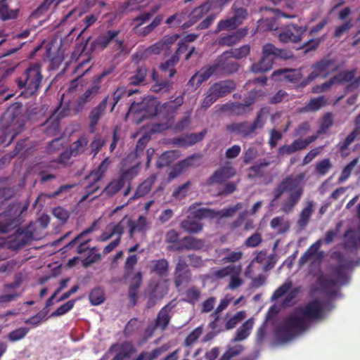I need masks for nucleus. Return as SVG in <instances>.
<instances>
[{
	"label": "nucleus",
	"mask_w": 360,
	"mask_h": 360,
	"mask_svg": "<svg viewBox=\"0 0 360 360\" xmlns=\"http://www.w3.org/2000/svg\"><path fill=\"white\" fill-rule=\"evenodd\" d=\"M300 181H281L278 187L274 189V198L270 205L274 206L276 200L284 193H287L286 198L281 204V210L284 213H290L297 204L303 194V188Z\"/></svg>",
	"instance_id": "nucleus-1"
},
{
	"label": "nucleus",
	"mask_w": 360,
	"mask_h": 360,
	"mask_svg": "<svg viewBox=\"0 0 360 360\" xmlns=\"http://www.w3.org/2000/svg\"><path fill=\"white\" fill-rule=\"evenodd\" d=\"M40 68L39 64L34 63L26 69L23 77L16 79L18 86L20 89L25 88L22 94L25 97L31 96L38 91L42 80Z\"/></svg>",
	"instance_id": "nucleus-2"
},
{
	"label": "nucleus",
	"mask_w": 360,
	"mask_h": 360,
	"mask_svg": "<svg viewBox=\"0 0 360 360\" xmlns=\"http://www.w3.org/2000/svg\"><path fill=\"white\" fill-rule=\"evenodd\" d=\"M175 307L174 300L165 304L158 313L152 324L148 326L145 330V336L147 338L152 337L155 330H165L169 326L172 318V309Z\"/></svg>",
	"instance_id": "nucleus-3"
},
{
	"label": "nucleus",
	"mask_w": 360,
	"mask_h": 360,
	"mask_svg": "<svg viewBox=\"0 0 360 360\" xmlns=\"http://www.w3.org/2000/svg\"><path fill=\"white\" fill-rule=\"evenodd\" d=\"M89 233H90V228H87L77 235L62 249L65 252L77 245V253L79 255L85 253L86 255V258L82 260V265L84 267L90 266V238H84V236Z\"/></svg>",
	"instance_id": "nucleus-4"
},
{
	"label": "nucleus",
	"mask_w": 360,
	"mask_h": 360,
	"mask_svg": "<svg viewBox=\"0 0 360 360\" xmlns=\"http://www.w3.org/2000/svg\"><path fill=\"white\" fill-rule=\"evenodd\" d=\"M230 64V63L226 64L225 63L220 61L219 58L217 64L204 68L198 72L195 75H193L189 81V84L196 88L200 85L201 83L208 79L212 75L217 73L219 71L226 70L231 72L237 70L236 68H233V70L229 68L228 66Z\"/></svg>",
	"instance_id": "nucleus-5"
},
{
	"label": "nucleus",
	"mask_w": 360,
	"mask_h": 360,
	"mask_svg": "<svg viewBox=\"0 0 360 360\" xmlns=\"http://www.w3.org/2000/svg\"><path fill=\"white\" fill-rule=\"evenodd\" d=\"M278 56H281V51L273 44L264 45L263 46L262 58L258 63L252 65V71L254 72L268 71L271 68L275 57Z\"/></svg>",
	"instance_id": "nucleus-6"
},
{
	"label": "nucleus",
	"mask_w": 360,
	"mask_h": 360,
	"mask_svg": "<svg viewBox=\"0 0 360 360\" xmlns=\"http://www.w3.org/2000/svg\"><path fill=\"white\" fill-rule=\"evenodd\" d=\"M296 313L303 316L306 321H315L322 318L323 307L319 300L315 299L307 302L304 307L296 309Z\"/></svg>",
	"instance_id": "nucleus-7"
},
{
	"label": "nucleus",
	"mask_w": 360,
	"mask_h": 360,
	"mask_svg": "<svg viewBox=\"0 0 360 360\" xmlns=\"http://www.w3.org/2000/svg\"><path fill=\"white\" fill-rule=\"evenodd\" d=\"M336 68L334 62L329 59H323L312 66V71L302 84L306 86L318 77H326L330 72Z\"/></svg>",
	"instance_id": "nucleus-8"
},
{
	"label": "nucleus",
	"mask_w": 360,
	"mask_h": 360,
	"mask_svg": "<svg viewBox=\"0 0 360 360\" xmlns=\"http://www.w3.org/2000/svg\"><path fill=\"white\" fill-rule=\"evenodd\" d=\"M33 239V233L27 229H18L17 231L10 236L7 240V246L12 250H18L24 248Z\"/></svg>",
	"instance_id": "nucleus-9"
},
{
	"label": "nucleus",
	"mask_w": 360,
	"mask_h": 360,
	"mask_svg": "<svg viewBox=\"0 0 360 360\" xmlns=\"http://www.w3.org/2000/svg\"><path fill=\"white\" fill-rule=\"evenodd\" d=\"M191 281V273L188 266L183 257H180L176 264L174 273V283L179 288L184 283Z\"/></svg>",
	"instance_id": "nucleus-10"
},
{
	"label": "nucleus",
	"mask_w": 360,
	"mask_h": 360,
	"mask_svg": "<svg viewBox=\"0 0 360 360\" xmlns=\"http://www.w3.org/2000/svg\"><path fill=\"white\" fill-rule=\"evenodd\" d=\"M240 207V204L238 203L236 205L233 207L224 208L220 211H216L214 210L209 208H199L195 211V216L196 218L198 219H214L217 217H228L233 216Z\"/></svg>",
	"instance_id": "nucleus-11"
},
{
	"label": "nucleus",
	"mask_w": 360,
	"mask_h": 360,
	"mask_svg": "<svg viewBox=\"0 0 360 360\" xmlns=\"http://www.w3.org/2000/svg\"><path fill=\"white\" fill-rule=\"evenodd\" d=\"M307 26L289 25L278 34L279 39L283 42H297L301 40L303 34L307 31Z\"/></svg>",
	"instance_id": "nucleus-12"
},
{
	"label": "nucleus",
	"mask_w": 360,
	"mask_h": 360,
	"mask_svg": "<svg viewBox=\"0 0 360 360\" xmlns=\"http://www.w3.org/2000/svg\"><path fill=\"white\" fill-rule=\"evenodd\" d=\"M22 104L15 103L7 110L6 115L10 122V127L15 129V126L20 129L25 124V117L22 115Z\"/></svg>",
	"instance_id": "nucleus-13"
},
{
	"label": "nucleus",
	"mask_w": 360,
	"mask_h": 360,
	"mask_svg": "<svg viewBox=\"0 0 360 360\" xmlns=\"http://www.w3.org/2000/svg\"><path fill=\"white\" fill-rule=\"evenodd\" d=\"M354 77L352 71L341 72L333 77L330 81L326 82L321 85H317L312 89V92L319 94L327 91L333 85L336 84H343L349 82Z\"/></svg>",
	"instance_id": "nucleus-14"
},
{
	"label": "nucleus",
	"mask_w": 360,
	"mask_h": 360,
	"mask_svg": "<svg viewBox=\"0 0 360 360\" xmlns=\"http://www.w3.org/2000/svg\"><path fill=\"white\" fill-rule=\"evenodd\" d=\"M264 122V113L262 111L257 115V118L253 124L248 122L233 124L230 128L233 131L247 136L253 132L255 129L262 127Z\"/></svg>",
	"instance_id": "nucleus-15"
},
{
	"label": "nucleus",
	"mask_w": 360,
	"mask_h": 360,
	"mask_svg": "<svg viewBox=\"0 0 360 360\" xmlns=\"http://www.w3.org/2000/svg\"><path fill=\"white\" fill-rule=\"evenodd\" d=\"M117 348H118V351L111 360H126L136 351L131 342H124L120 346L116 343L112 345L106 354L112 353Z\"/></svg>",
	"instance_id": "nucleus-16"
},
{
	"label": "nucleus",
	"mask_w": 360,
	"mask_h": 360,
	"mask_svg": "<svg viewBox=\"0 0 360 360\" xmlns=\"http://www.w3.org/2000/svg\"><path fill=\"white\" fill-rule=\"evenodd\" d=\"M283 321L296 335L304 332L307 328V321L303 316L296 313V310Z\"/></svg>",
	"instance_id": "nucleus-17"
},
{
	"label": "nucleus",
	"mask_w": 360,
	"mask_h": 360,
	"mask_svg": "<svg viewBox=\"0 0 360 360\" xmlns=\"http://www.w3.org/2000/svg\"><path fill=\"white\" fill-rule=\"evenodd\" d=\"M155 103V100L149 98H144L141 103H133L129 109V113L145 111L148 116L155 115L157 114Z\"/></svg>",
	"instance_id": "nucleus-18"
},
{
	"label": "nucleus",
	"mask_w": 360,
	"mask_h": 360,
	"mask_svg": "<svg viewBox=\"0 0 360 360\" xmlns=\"http://www.w3.org/2000/svg\"><path fill=\"white\" fill-rule=\"evenodd\" d=\"M90 67L84 70L82 74L79 75L77 78L71 81L69 91H82L90 87V77L89 76V72Z\"/></svg>",
	"instance_id": "nucleus-19"
},
{
	"label": "nucleus",
	"mask_w": 360,
	"mask_h": 360,
	"mask_svg": "<svg viewBox=\"0 0 360 360\" xmlns=\"http://www.w3.org/2000/svg\"><path fill=\"white\" fill-rule=\"evenodd\" d=\"M150 18V15L149 13H146V14H143L142 16L139 17L135 19V22H136L135 27H136L137 33H139L140 34L146 35V34L150 33L162 20V16H157L149 25H148L143 28H139L146 21L148 20Z\"/></svg>",
	"instance_id": "nucleus-20"
},
{
	"label": "nucleus",
	"mask_w": 360,
	"mask_h": 360,
	"mask_svg": "<svg viewBox=\"0 0 360 360\" xmlns=\"http://www.w3.org/2000/svg\"><path fill=\"white\" fill-rule=\"evenodd\" d=\"M200 219L196 218L195 212L193 217L188 216L185 219L180 223V227L185 232L195 234L200 232L202 230L203 225L198 220Z\"/></svg>",
	"instance_id": "nucleus-21"
},
{
	"label": "nucleus",
	"mask_w": 360,
	"mask_h": 360,
	"mask_svg": "<svg viewBox=\"0 0 360 360\" xmlns=\"http://www.w3.org/2000/svg\"><path fill=\"white\" fill-rule=\"evenodd\" d=\"M143 276L141 271L136 272L133 276L128 292L129 299L131 307H134L137 303L139 289L142 283Z\"/></svg>",
	"instance_id": "nucleus-22"
},
{
	"label": "nucleus",
	"mask_w": 360,
	"mask_h": 360,
	"mask_svg": "<svg viewBox=\"0 0 360 360\" xmlns=\"http://www.w3.org/2000/svg\"><path fill=\"white\" fill-rule=\"evenodd\" d=\"M177 34L165 37L161 41L149 47L147 51L150 53L159 54L162 51L167 50L178 39Z\"/></svg>",
	"instance_id": "nucleus-23"
},
{
	"label": "nucleus",
	"mask_w": 360,
	"mask_h": 360,
	"mask_svg": "<svg viewBox=\"0 0 360 360\" xmlns=\"http://www.w3.org/2000/svg\"><path fill=\"white\" fill-rule=\"evenodd\" d=\"M181 241L182 245L176 247V250H201L205 245V242L203 240L192 236H185L182 238Z\"/></svg>",
	"instance_id": "nucleus-24"
},
{
	"label": "nucleus",
	"mask_w": 360,
	"mask_h": 360,
	"mask_svg": "<svg viewBox=\"0 0 360 360\" xmlns=\"http://www.w3.org/2000/svg\"><path fill=\"white\" fill-rule=\"evenodd\" d=\"M317 284L319 285L321 290L330 295H335L336 291L333 288L337 285V281L331 278L329 276L321 274L318 276L316 280Z\"/></svg>",
	"instance_id": "nucleus-25"
},
{
	"label": "nucleus",
	"mask_w": 360,
	"mask_h": 360,
	"mask_svg": "<svg viewBox=\"0 0 360 360\" xmlns=\"http://www.w3.org/2000/svg\"><path fill=\"white\" fill-rule=\"evenodd\" d=\"M56 113L57 112H54L42 124L43 131L47 136H56L60 132V120L56 117Z\"/></svg>",
	"instance_id": "nucleus-26"
},
{
	"label": "nucleus",
	"mask_w": 360,
	"mask_h": 360,
	"mask_svg": "<svg viewBox=\"0 0 360 360\" xmlns=\"http://www.w3.org/2000/svg\"><path fill=\"white\" fill-rule=\"evenodd\" d=\"M129 237L133 238L135 232L144 233L148 229L147 219L143 216H139L137 220H129Z\"/></svg>",
	"instance_id": "nucleus-27"
},
{
	"label": "nucleus",
	"mask_w": 360,
	"mask_h": 360,
	"mask_svg": "<svg viewBox=\"0 0 360 360\" xmlns=\"http://www.w3.org/2000/svg\"><path fill=\"white\" fill-rule=\"evenodd\" d=\"M90 40V37H88L85 39V42L82 41L77 44L75 50V53L79 54V56L84 55L86 58L79 63L75 69V72H78L82 68V67L90 61V49L87 48L88 43Z\"/></svg>",
	"instance_id": "nucleus-28"
},
{
	"label": "nucleus",
	"mask_w": 360,
	"mask_h": 360,
	"mask_svg": "<svg viewBox=\"0 0 360 360\" xmlns=\"http://www.w3.org/2000/svg\"><path fill=\"white\" fill-rule=\"evenodd\" d=\"M275 335L279 341L286 342L293 338L296 334L283 321L281 325L276 328Z\"/></svg>",
	"instance_id": "nucleus-29"
},
{
	"label": "nucleus",
	"mask_w": 360,
	"mask_h": 360,
	"mask_svg": "<svg viewBox=\"0 0 360 360\" xmlns=\"http://www.w3.org/2000/svg\"><path fill=\"white\" fill-rule=\"evenodd\" d=\"M254 319L250 318L245 321L241 326H240L234 336L233 341L239 342L246 339L250 334V331L253 328Z\"/></svg>",
	"instance_id": "nucleus-30"
},
{
	"label": "nucleus",
	"mask_w": 360,
	"mask_h": 360,
	"mask_svg": "<svg viewBox=\"0 0 360 360\" xmlns=\"http://www.w3.org/2000/svg\"><path fill=\"white\" fill-rule=\"evenodd\" d=\"M153 80L155 84L151 86V90L155 93H167L170 91L172 83L168 80H160L158 78V74L154 70L152 74Z\"/></svg>",
	"instance_id": "nucleus-31"
},
{
	"label": "nucleus",
	"mask_w": 360,
	"mask_h": 360,
	"mask_svg": "<svg viewBox=\"0 0 360 360\" xmlns=\"http://www.w3.org/2000/svg\"><path fill=\"white\" fill-rule=\"evenodd\" d=\"M301 70H280L274 72V77L278 76L280 79L295 82L302 77Z\"/></svg>",
	"instance_id": "nucleus-32"
},
{
	"label": "nucleus",
	"mask_w": 360,
	"mask_h": 360,
	"mask_svg": "<svg viewBox=\"0 0 360 360\" xmlns=\"http://www.w3.org/2000/svg\"><path fill=\"white\" fill-rule=\"evenodd\" d=\"M250 51V47L248 45H244L239 49H232L230 52L224 53L220 57V61L225 63L224 60L229 57L237 59L243 58L249 54Z\"/></svg>",
	"instance_id": "nucleus-33"
},
{
	"label": "nucleus",
	"mask_w": 360,
	"mask_h": 360,
	"mask_svg": "<svg viewBox=\"0 0 360 360\" xmlns=\"http://www.w3.org/2000/svg\"><path fill=\"white\" fill-rule=\"evenodd\" d=\"M247 34V30H240L233 34L221 37L219 43L222 45L232 46L238 43Z\"/></svg>",
	"instance_id": "nucleus-34"
},
{
	"label": "nucleus",
	"mask_w": 360,
	"mask_h": 360,
	"mask_svg": "<svg viewBox=\"0 0 360 360\" xmlns=\"http://www.w3.org/2000/svg\"><path fill=\"white\" fill-rule=\"evenodd\" d=\"M142 322L136 318L131 319L126 324L124 329V335L129 338L139 334L141 330Z\"/></svg>",
	"instance_id": "nucleus-35"
},
{
	"label": "nucleus",
	"mask_w": 360,
	"mask_h": 360,
	"mask_svg": "<svg viewBox=\"0 0 360 360\" xmlns=\"http://www.w3.org/2000/svg\"><path fill=\"white\" fill-rule=\"evenodd\" d=\"M314 205L313 201H309L301 211L297 221V224L300 227L304 228L307 225L313 213Z\"/></svg>",
	"instance_id": "nucleus-36"
},
{
	"label": "nucleus",
	"mask_w": 360,
	"mask_h": 360,
	"mask_svg": "<svg viewBox=\"0 0 360 360\" xmlns=\"http://www.w3.org/2000/svg\"><path fill=\"white\" fill-rule=\"evenodd\" d=\"M321 241L318 240L304 252L299 259V266H302L316 255L321 248Z\"/></svg>",
	"instance_id": "nucleus-37"
},
{
	"label": "nucleus",
	"mask_w": 360,
	"mask_h": 360,
	"mask_svg": "<svg viewBox=\"0 0 360 360\" xmlns=\"http://www.w3.org/2000/svg\"><path fill=\"white\" fill-rule=\"evenodd\" d=\"M212 91L214 92L218 97L223 96L231 92L235 88V84L231 81H224L215 84L211 86Z\"/></svg>",
	"instance_id": "nucleus-38"
},
{
	"label": "nucleus",
	"mask_w": 360,
	"mask_h": 360,
	"mask_svg": "<svg viewBox=\"0 0 360 360\" xmlns=\"http://www.w3.org/2000/svg\"><path fill=\"white\" fill-rule=\"evenodd\" d=\"M224 181H208L209 185H213L218 190L217 195H228L234 192L236 190V184L233 183H228L224 184Z\"/></svg>",
	"instance_id": "nucleus-39"
},
{
	"label": "nucleus",
	"mask_w": 360,
	"mask_h": 360,
	"mask_svg": "<svg viewBox=\"0 0 360 360\" xmlns=\"http://www.w3.org/2000/svg\"><path fill=\"white\" fill-rule=\"evenodd\" d=\"M6 1V0L0 1V18L4 21L15 19L19 9H10Z\"/></svg>",
	"instance_id": "nucleus-40"
},
{
	"label": "nucleus",
	"mask_w": 360,
	"mask_h": 360,
	"mask_svg": "<svg viewBox=\"0 0 360 360\" xmlns=\"http://www.w3.org/2000/svg\"><path fill=\"white\" fill-rule=\"evenodd\" d=\"M236 174L235 169L229 165L224 166L217 170L210 180H226Z\"/></svg>",
	"instance_id": "nucleus-41"
},
{
	"label": "nucleus",
	"mask_w": 360,
	"mask_h": 360,
	"mask_svg": "<svg viewBox=\"0 0 360 360\" xmlns=\"http://www.w3.org/2000/svg\"><path fill=\"white\" fill-rule=\"evenodd\" d=\"M153 267L151 271L159 276H165L169 270V262L165 259H157L153 261Z\"/></svg>",
	"instance_id": "nucleus-42"
},
{
	"label": "nucleus",
	"mask_w": 360,
	"mask_h": 360,
	"mask_svg": "<svg viewBox=\"0 0 360 360\" xmlns=\"http://www.w3.org/2000/svg\"><path fill=\"white\" fill-rule=\"evenodd\" d=\"M87 143L88 138L85 136H82L78 140L73 142L70 147V150L72 152L73 156H77L83 153L86 150Z\"/></svg>",
	"instance_id": "nucleus-43"
},
{
	"label": "nucleus",
	"mask_w": 360,
	"mask_h": 360,
	"mask_svg": "<svg viewBox=\"0 0 360 360\" xmlns=\"http://www.w3.org/2000/svg\"><path fill=\"white\" fill-rule=\"evenodd\" d=\"M246 314L245 311H240L236 313L233 316L230 317L225 323V330H230L234 328L245 318Z\"/></svg>",
	"instance_id": "nucleus-44"
},
{
	"label": "nucleus",
	"mask_w": 360,
	"mask_h": 360,
	"mask_svg": "<svg viewBox=\"0 0 360 360\" xmlns=\"http://www.w3.org/2000/svg\"><path fill=\"white\" fill-rule=\"evenodd\" d=\"M345 238L344 245L347 249H356L357 248V240H356V233L352 229H348L345 235Z\"/></svg>",
	"instance_id": "nucleus-45"
},
{
	"label": "nucleus",
	"mask_w": 360,
	"mask_h": 360,
	"mask_svg": "<svg viewBox=\"0 0 360 360\" xmlns=\"http://www.w3.org/2000/svg\"><path fill=\"white\" fill-rule=\"evenodd\" d=\"M85 92L81 95L78 99L76 101L72 110L75 113H78L80 112L84 107V105L88 103L89 98H90V87H88Z\"/></svg>",
	"instance_id": "nucleus-46"
},
{
	"label": "nucleus",
	"mask_w": 360,
	"mask_h": 360,
	"mask_svg": "<svg viewBox=\"0 0 360 360\" xmlns=\"http://www.w3.org/2000/svg\"><path fill=\"white\" fill-rule=\"evenodd\" d=\"M162 350L160 347H157L150 352L143 351L133 360H155L162 354Z\"/></svg>",
	"instance_id": "nucleus-47"
},
{
	"label": "nucleus",
	"mask_w": 360,
	"mask_h": 360,
	"mask_svg": "<svg viewBox=\"0 0 360 360\" xmlns=\"http://www.w3.org/2000/svg\"><path fill=\"white\" fill-rule=\"evenodd\" d=\"M105 108L106 99L105 98L91 111V126L97 123L98 120L103 116Z\"/></svg>",
	"instance_id": "nucleus-48"
},
{
	"label": "nucleus",
	"mask_w": 360,
	"mask_h": 360,
	"mask_svg": "<svg viewBox=\"0 0 360 360\" xmlns=\"http://www.w3.org/2000/svg\"><path fill=\"white\" fill-rule=\"evenodd\" d=\"M153 181H142L137 187L136 192L131 199L141 198L149 193Z\"/></svg>",
	"instance_id": "nucleus-49"
},
{
	"label": "nucleus",
	"mask_w": 360,
	"mask_h": 360,
	"mask_svg": "<svg viewBox=\"0 0 360 360\" xmlns=\"http://www.w3.org/2000/svg\"><path fill=\"white\" fill-rule=\"evenodd\" d=\"M117 35L115 32H109L107 35L101 37L94 44H91V49L101 48L103 49L107 46L110 41H112Z\"/></svg>",
	"instance_id": "nucleus-50"
},
{
	"label": "nucleus",
	"mask_w": 360,
	"mask_h": 360,
	"mask_svg": "<svg viewBox=\"0 0 360 360\" xmlns=\"http://www.w3.org/2000/svg\"><path fill=\"white\" fill-rule=\"evenodd\" d=\"M357 132L356 130L351 132L346 139L338 143V146L339 150L342 153V155H347V153H345V150L347 149L348 146L355 140L356 138Z\"/></svg>",
	"instance_id": "nucleus-51"
},
{
	"label": "nucleus",
	"mask_w": 360,
	"mask_h": 360,
	"mask_svg": "<svg viewBox=\"0 0 360 360\" xmlns=\"http://www.w3.org/2000/svg\"><path fill=\"white\" fill-rule=\"evenodd\" d=\"M202 333V328L201 326L195 328L192 332H191L184 340V345L186 347L192 346L200 338Z\"/></svg>",
	"instance_id": "nucleus-52"
},
{
	"label": "nucleus",
	"mask_w": 360,
	"mask_h": 360,
	"mask_svg": "<svg viewBox=\"0 0 360 360\" xmlns=\"http://www.w3.org/2000/svg\"><path fill=\"white\" fill-rule=\"evenodd\" d=\"M29 329L24 327L18 328L8 335V339L11 342H16L24 338L27 334Z\"/></svg>",
	"instance_id": "nucleus-53"
},
{
	"label": "nucleus",
	"mask_w": 360,
	"mask_h": 360,
	"mask_svg": "<svg viewBox=\"0 0 360 360\" xmlns=\"http://www.w3.org/2000/svg\"><path fill=\"white\" fill-rule=\"evenodd\" d=\"M345 266L342 264L335 266L333 268V271L334 274L336 276L335 280L338 283H341L342 284H346L347 283V276L345 271Z\"/></svg>",
	"instance_id": "nucleus-54"
},
{
	"label": "nucleus",
	"mask_w": 360,
	"mask_h": 360,
	"mask_svg": "<svg viewBox=\"0 0 360 360\" xmlns=\"http://www.w3.org/2000/svg\"><path fill=\"white\" fill-rule=\"evenodd\" d=\"M138 262V257L136 255H131L127 257L124 263L125 273L124 275V278H127L132 272L134 266Z\"/></svg>",
	"instance_id": "nucleus-55"
},
{
	"label": "nucleus",
	"mask_w": 360,
	"mask_h": 360,
	"mask_svg": "<svg viewBox=\"0 0 360 360\" xmlns=\"http://www.w3.org/2000/svg\"><path fill=\"white\" fill-rule=\"evenodd\" d=\"M178 60L179 58L177 56H173L170 60L166 61L165 63L161 64V70L165 73L168 72L169 76L170 77H173L176 73V71L173 68V67L174 64H176L178 62Z\"/></svg>",
	"instance_id": "nucleus-56"
},
{
	"label": "nucleus",
	"mask_w": 360,
	"mask_h": 360,
	"mask_svg": "<svg viewBox=\"0 0 360 360\" xmlns=\"http://www.w3.org/2000/svg\"><path fill=\"white\" fill-rule=\"evenodd\" d=\"M292 286L291 281H287L278 287L271 295V300H277L285 295Z\"/></svg>",
	"instance_id": "nucleus-57"
},
{
	"label": "nucleus",
	"mask_w": 360,
	"mask_h": 360,
	"mask_svg": "<svg viewBox=\"0 0 360 360\" xmlns=\"http://www.w3.org/2000/svg\"><path fill=\"white\" fill-rule=\"evenodd\" d=\"M75 303V300H72L63 304L51 314V316H60L65 314L74 307Z\"/></svg>",
	"instance_id": "nucleus-58"
},
{
	"label": "nucleus",
	"mask_w": 360,
	"mask_h": 360,
	"mask_svg": "<svg viewBox=\"0 0 360 360\" xmlns=\"http://www.w3.org/2000/svg\"><path fill=\"white\" fill-rule=\"evenodd\" d=\"M327 103V99L324 96L312 98L307 105L308 110H317L324 106Z\"/></svg>",
	"instance_id": "nucleus-59"
},
{
	"label": "nucleus",
	"mask_w": 360,
	"mask_h": 360,
	"mask_svg": "<svg viewBox=\"0 0 360 360\" xmlns=\"http://www.w3.org/2000/svg\"><path fill=\"white\" fill-rule=\"evenodd\" d=\"M7 216L6 212H4L3 217L5 219L6 221H0V233H7L17 224L18 221L16 218L7 219H6Z\"/></svg>",
	"instance_id": "nucleus-60"
},
{
	"label": "nucleus",
	"mask_w": 360,
	"mask_h": 360,
	"mask_svg": "<svg viewBox=\"0 0 360 360\" xmlns=\"http://www.w3.org/2000/svg\"><path fill=\"white\" fill-rule=\"evenodd\" d=\"M238 25L233 20V18L221 20L217 24V32L221 30H231L236 28Z\"/></svg>",
	"instance_id": "nucleus-61"
},
{
	"label": "nucleus",
	"mask_w": 360,
	"mask_h": 360,
	"mask_svg": "<svg viewBox=\"0 0 360 360\" xmlns=\"http://www.w3.org/2000/svg\"><path fill=\"white\" fill-rule=\"evenodd\" d=\"M201 295L200 290L196 286H192L186 291L187 302L195 303L198 300Z\"/></svg>",
	"instance_id": "nucleus-62"
},
{
	"label": "nucleus",
	"mask_w": 360,
	"mask_h": 360,
	"mask_svg": "<svg viewBox=\"0 0 360 360\" xmlns=\"http://www.w3.org/2000/svg\"><path fill=\"white\" fill-rule=\"evenodd\" d=\"M331 167L330 160L329 159H324L316 164V172L320 175H324L328 172Z\"/></svg>",
	"instance_id": "nucleus-63"
},
{
	"label": "nucleus",
	"mask_w": 360,
	"mask_h": 360,
	"mask_svg": "<svg viewBox=\"0 0 360 360\" xmlns=\"http://www.w3.org/2000/svg\"><path fill=\"white\" fill-rule=\"evenodd\" d=\"M184 98L182 96L176 97L174 101L165 103L163 108L169 112H174L179 106L182 105Z\"/></svg>",
	"instance_id": "nucleus-64"
}]
</instances>
